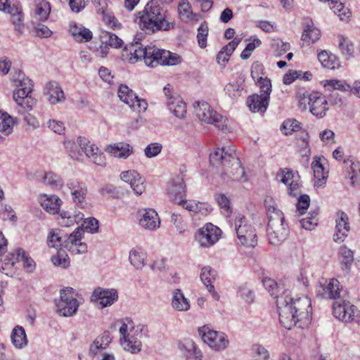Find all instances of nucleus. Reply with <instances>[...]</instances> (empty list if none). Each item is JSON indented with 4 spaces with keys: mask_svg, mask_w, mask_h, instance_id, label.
I'll use <instances>...</instances> for the list:
<instances>
[{
    "mask_svg": "<svg viewBox=\"0 0 360 360\" xmlns=\"http://www.w3.org/2000/svg\"><path fill=\"white\" fill-rule=\"evenodd\" d=\"M262 282L271 295L276 297L279 321L284 328L290 330L297 326L298 328H303L310 323L312 309L311 300L307 297L294 300L288 290L277 295L275 291L278 286L274 280L265 278Z\"/></svg>",
    "mask_w": 360,
    "mask_h": 360,
    "instance_id": "1",
    "label": "nucleus"
},
{
    "mask_svg": "<svg viewBox=\"0 0 360 360\" xmlns=\"http://www.w3.org/2000/svg\"><path fill=\"white\" fill-rule=\"evenodd\" d=\"M210 163L219 169V173L223 180L240 181L245 174L240 160L234 152H229L225 149L218 148L210 154Z\"/></svg>",
    "mask_w": 360,
    "mask_h": 360,
    "instance_id": "2",
    "label": "nucleus"
},
{
    "mask_svg": "<svg viewBox=\"0 0 360 360\" xmlns=\"http://www.w3.org/2000/svg\"><path fill=\"white\" fill-rule=\"evenodd\" d=\"M12 82L16 89L13 91L14 101L19 105L18 112L22 114L30 111L35 105V100L30 96L34 84L32 81L21 70H16L12 75Z\"/></svg>",
    "mask_w": 360,
    "mask_h": 360,
    "instance_id": "3",
    "label": "nucleus"
},
{
    "mask_svg": "<svg viewBox=\"0 0 360 360\" xmlns=\"http://www.w3.org/2000/svg\"><path fill=\"white\" fill-rule=\"evenodd\" d=\"M138 41L134 44L127 45L124 49L123 56H127L130 63H135L141 59L144 60L148 67L155 68L158 65V49L155 46H146L142 48Z\"/></svg>",
    "mask_w": 360,
    "mask_h": 360,
    "instance_id": "4",
    "label": "nucleus"
},
{
    "mask_svg": "<svg viewBox=\"0 0 360 360\" xmlns=\"http://www.w3.org/2000/svg\"><path fill=\"white\" fill-rule=\"evenodd\" d=\"M194 112L198 118L207 124H214L219 130H227V119L214 110L205 101H197L193 104Z\"/></svg>",
    "mask_w": 360,
    "mask_h": 360,
    "instance_id": "5",
    "label": "nucleus"
},
{
    "mask_svg": "<svg viewBox=\"0 0 360 360\" xmlns=\"http://www.w3.org/2000/svg\"><path fill=\"white\" fill-rule=\"evenodd\" d=\"M136 22L140 28L147 34H153L158 30V5L155 0L147 3L142 11L136 14Z\"/></svg>",
    "mask_w": 360,
    "mask_h": 360,
    "instance_id": "6",
    "label": "nucleus"
},
{
    "mask_svg": "<svg viewBox=\"0 0 360 360\" xmlns=\"http://www.w3.org/2000/svg\"><path fill=\"white\" fill-rule=\"evenodd\" d=\"M73 289L67 288L60 291V299L55 300L56 312L61 316L70 317L75 315L79 307V302L73 297Z\"/></svg>",
    "mask_w": 360,
    "mask_h": 360,
    "instance_id": "7",
    "label": "nucleus"
},
{
    "mask_svg": "<svg viewBox=\"0 0 360 360\" xmlns=\"http://www.w3.org/2000/svg\"><path fill=\"white\" fill-rule=\"evenodd\" d=\"M198 333L203 342L216 351L224 350L229 345L227 336L224 333L212 330L207 326L199 328Z\"/></svg>",
    "mask_w": 360,
    "mask_h": 360,
    "instance_id": "8",
    "label": "nucleus"
},
{
    "mask_svg": "<svg viewBox=\"0 0 360 360\" xmlns=\"http://www.w3.org/2000/svg\"><path fill=\"white\" fill-rule=\"evenodd\" d=\"M332 307L333 316L344 323L354 321L359 314V311L355 305L343 298L334 301Z\"/></svg>",
    "mask_w": 360,
    "mask_h": 360,
    "instance_id": "9",
    "label": "nucleus"
},
{
    "mask_svg": "<svg viewBox=\"0 0 360 360\" xmlns=\"http://www.w3.org/2000/svg\"><path fill=\"white\" fill-rule=\"evenodd\" d=\"M235 226L237 236L243 245L255 246L257 242L255 229L247 222L244 216L236 219Z\"/></svg>",
    "mask_w": 360,
    "mask_h": 360,
    "instance_id": "10",
    "label": "nucleus"
},
{
    "mask_svg": "<svg viewBox=\"0 0 360 360\" xmlns=\"http://www.w3.org/2000/svg\"><path fill=\"white\" fill-rule=\"evenodd\" d=\"M166 104L169 110L179 118H184L186 113V105L173 87L167 84L163 88Z\"/></svg>",
    "mask_w": 360,
    "mask_h": 360,
    "instance_id": "11",
    "label": "nucleus"
},
{
    "mask_svg": "<svg viewBox=\"0 0 360 360\" xmlns=\"http://www.w3.org/2000/svg\"><path fill=\"white\" fill-rule=\"evenodd\" d=\"M184 172L181 169V173ZM167 194L174 203H181L186 198V186L184 175L175 174L172 176L167 188Z\"/></svg>",
    "mask_w": 360,
    "mask_h": 360,
    "instance_id": "12",
    "label": "nucleus"
},
{
    "mask_svg": "<svg viewBox=\"0 0 360 360\" xmlns=\"http://www.w3.org/2000/svg\"><path fill=\"white\" fill-rule=\"evenodd\" d=\"M77 145L79 146L82 152L91 160V161L98 166H105V157L95 144H91L90 141L83 136L77 139Z\"/></svg>",
    "mask_w": 360,
    "mask_h": 360,
    "instance_id": "13",
    "label": "nucleus"
},
{
    "mask_svg": "<svg viewBox=\"0 0 360 360\" xmlns=\"http://www.w3.org/2000/svg\"><path fill=\"white\" fill-rule=\"evenodd\" d=\"M308 105L311 113L318 118L325 117L329 109L328 100L320 92H312L308 94Z\"/></svg>",
    "mask_w": 360,
    "mask_h": 360,
    "instance_id": "14",
    "label": "nucleus"
},
{
    "mask_svg": "<svg viewBox=\"0 0 360 360\" xmlns=\"http://www.w3.org/2000/svg\"><path fill=\"white\" fill-rule=\"evenodd\" d=\"M221 233L219 228L207 223L199 229L197 238L201 246L207 248L213 245L219 240Z\"/></svg>",
    "mask_w": 360,
    "mask_h": 360,
    "instance_id": "15",
    "label": "nucleus"
},
{
    "mask_svg": "<svg viewBox=\"0 0 360 360\" xmlns=\"http://www.w3.org/2000/svg\"><path fill=\"white\" fill-rule=\"evenodd\" d=\"M277 178L288 187V194L292 197H297L300 193V176L292 170L288 169H281L277 174Z\"/></svg>",
    "mask_w": 360,
    "mask_h": 360,
    "instance_id": "16",
    "label": "nucleus"
},
{
    "mask_svg": "<svg viewBox=\"0 0 360 360\" xmlns=\"http://www.w3.org/2000/svg\"><path fill=\"white\" fill-rule=\"evenodd\" d=\"M340 282L335 278L330 279L328 282L325 281L321 283L316 289V296L323 299L337 300L342 298L340 295Z\"/></svg>",
    "mask_w": 360,
    "mask_h": 360,
    "instance_id": "17",
    "label": "nucleus"
},
{
    "mask_svg": "<svg viewBox=\"0 0 360 360\" xmlns=\"http://www.w3.org/2000/svg\"><path fill=\"white\" fill-rule=\"evenodd\" d=\"M266 233L270 243L278 245L287 238L289 229L288 224L284 221L267 225Z\"/></svg>",
    "mask_w": 360,
    "mask_h": 360,
    "instance_id": "18",
    "label": "nucleus"
},
{
    "mask_svg": "<svg viewBox=\"0 0 360 360\" xmlns=\"http://www.w3.org/2000/svg\"><path fill=\"white\" fill-rule=\"evenodd\" d=\"M67 186L70 191L73 202L77 206L83 207L88 191L86 184L78 179H71L67 182Z\"/></svg>",
    "mask_w": 360,
    "mask_h": 360,
    "instance_id": "19",
    "label": "nucleus"
},
{
    "mask_svg": "<svg viewBox=\"0 0 360 360\" xmlns=\"http://www.w3.org/2000/svg\"><path fill=\"white\" fill-rule=\"evenodd\" d=\"M122 181L129 183L136 195H141L146 190L145 180L135 170L124 171L120 174Z\"/></svg>",
    "mask_w": 360,
    "mask_h": 360,
    "instance_id": "20",
    "label": "nucleus"
},
{
    "mask_svg": "<svg viewBox=\"0 0 360 360\" xmlns=\"http://www.w3.org/2000/svg\"><path fill=\"white\" fill-rule=\"evenodd\" d=\"M92 298L95 301H99L102 308L110 307L118 299V294L115 289H104L98 287L94 290Z\"/></svg>",
    "mask_w": 360,
    "mask_h": 360,
    "instance_id": "21",
    "label": "nucleus"
},
{
    "mask_svg": "<svg viewBox=\"0 0 360 360\" xmlns=\"http://www.w3.org/2000/svg\"><path fill=\"white\" fill-rule=\"evenodd\" d=\"M158 212L153 209H143L138 211L136 218L139 224L143 229L154 231L156 229Z\"/></svg>",
    "mask_w": 360,
    "mask_h": 360,
    "instance_id": "22",
    "label": "nucleus"
},
{
    "mask_svg": "<svg viewBox=\"0 0 360 360\" xmlns=\"http://www.w3.org/2000/svg\"><path fill=\"white\" fill-rule=\"evenodd\" d=\"M336 219V233L333 236V240L337 243H342L347 237L349 231V225L348 223V217L344 212L340 211L337 213Z\"/></svg>",
    "mask_w": 360,
    "mask_h": 360,
    "instance_id": "23",
    "label": "nucleus"
},
{
    "mask_svg": "<svg viewBox=\"0 0 360 360\" xmlns=\"http://www.w3.org/2000/svg\"><path fill=\"white\" fill-rule=\"evenodd\" d=\"M264 207L269 219L268 225L278 224L285 221L283 212L277 208L276 204L271 197L264 200Z\"/></svg>",
    "mask_w": 360,
    "mask_h": 360,
    "instance_id": "24",
    "label": "nucleus"
},
{
    "mask_svg": "<svg viewBox=\"0 0 360 360\" xmlns=\"http://www.w3.org/2000/svg\"><path fill=\"white\" fill-rule=\"evenodd\" d=\"M217 271L210 267V266H206L202 268L200 272V279L202 283L205 285L207 290L212 294V297L215 300H218L219 298V295L214 290L213 282L215 281L217 278Z\"/></svg>",
    "mask_w": 360,
    "mask_h": 360,
    "instance_id": "25",
    "label": "nucleus"
},
{
    "mask_svg": "<svg viewBox=\"0 0 360 360\" xmlns=\"http://www.w3.org/2000/svg\"><path fill=\"white\" fill-rule=\"evenodd\" d=\"M246 103L252 112L264 113L268 108L269 97L267 95L252 94L248 96Z\"/></svg>",
    "mask_w": 360,
    "mask_h": 360,
    "instance_id": "26",
    "label": "nucleus"
},
{
    "mask_svg": "<svg viewBox=\"0 0 360 360\" xmlns=\"http://www.w3.org/2000/svg\"><path fill=\"white\" fill-rule=\"evenodd\" d=\"M181 352L191 360H201V351L197 347L193 340L185 338L179 343Z\"/></svg>",
    "mask_w": 360,
    "mask_h": 360,
    "instance_id": "27",
    "label": "nucleus"
},
{
    "mask_svg": "<svg viewBox=\"0 0 360 360\" xmlns=\"http://www.w3.org/2000/svg\"><path fill=\"white\" fill-rule=\"evenodd\" d=\"M69 32L74 39L79 42L89 41L93 37V34L90 30L74 22L70 23Z\"/></svg>",
    "mask_w": 360,
    "mask_h": 360,
    "instance_id": "28",
    "label": "nucleus"
},
{
    "mask_svg": "<svg viewBox=\"0 0 360 360\" xmlns=\"http://www.w3.org/2000/svg\"><path fill=\"white\" fill-rule=\"evenodd\" d=\"M304 30L302 35V40L306 42L314 43L320 39L321 32L314 27L311 19L307 18L303 22Z\"/></svg>",
    "mask_w": 360,
    "mask_h": 360,
    "instance_id": "29",
    "label": "nucleus"
},
{
    "mask_svg": "<svg viewBox=\"0 0 360 360\" xmlns=\"http://www.w3.org/2000/svg\"><path fill=\"white\" fill-rule=\"evenodd\" d=\"M338 255L342 270L348 274L354 259L353 251L343 245L339 249Z\"/></svg>",
    "mask_w": 360,
    "mask_h": 360,
    "instance_id": "30",
    "label": "nucleus"
},
{
    "mask_svg": "<svg viewBox=\"0 0 360 360\" xmlns=\"http://www.w3.org/2000/svg\"><path fill=\"white\" fill-rule=\"evenodd\" d=\"M46 89L51 103L56 104L65 100L64 92L57 82H48L46 84Z\"/></svg>",
    "mask_w": 360,
    "mask_h": 360,
    "instance_id": "31",
    "label": "nucleus"
},
{
    "mask_svg": "<svg viewBox=\"0 0 360 360\" xmlns=\"http://www.w3.org/2000/svg\"><path fill=\"white\" fill-rule=\"evenodd\" d=\"M172 305L174 309L180 311H186L190 309V302L180 289L174 291Z\"/></svg>",
    "mask_w": 360,
    "mask_h": 360,
    "instance_id": "32",
    "label": "nucleus"
},
{
    "mask_svg": "<svg viewBox=\"0 0 360 360\" xmlns=\"http://www.w3.org/2000/svg\"><path fill=\"white\" fill-rule=\"evenodd\" d=\"M132 146L129 143H115L107 147L106 150L115 157L127 158L132 152Z\"/></svg>",
    "mask_w": 360,
    "mask_h": 360,
    "instance_id": "33",
    "label": "nucleus"
},
{
    "mask_svg": "<svg viewBox=\"0 0 360 360\" xmlns=\"http://www.w3.org/2000/svg\"><path fill=\"white\" fill-rule=\"evenodd\" d=\"M345 166L349 167L347 172L353 185L360 183V165L359 162H355L352 157L344 160Z\"/></svg>",
    "mask_w": 360,
    "mask_h": 360,
    "instance_id": "34",
    "label": "nucleus"
},
{
    "mask_svg": "<svg viewBox=\"0 0 360 360\" xmlns=\"http://www.w3.org/2000/svg\"><path fill=\"white\" fill-rule=\"evenodd\" d=\"M49 245L51 247L68 248L67 234L60 229L53 230L49 233L48 237Z\"/></svg>",
    "mask_w": 360,
    "mask_h": 360,
    "instance_id": "35",
    "label": "nucleus"
},
{
    "mask_svg": "<svg viewBox=\"0 0 360 360\" xmlns=\"http://www.w3.org/2000/svg\"><path fill=\"white\" fill-rule=\"evenodd\" d=\"M323 82L324 88L330 91H340L342 92L352 93V86L347 84L345 81L339 79H328Z\"/></svg>",
    "mask_w": 360,
    "mask_h": 360,
    "instance_id": "36",
    "label": "nucleus"
},
{
    "mask_svg": "<svg viewBox=\"0 0 360 360\" xmlns=\"http://www.w3.org/2000/svg\"><path fill=\"white\" fill-rule=\"evenodd\" d=\"M180 63L181 58L178 54L159 49V64L162 65H175Z\"/></svg>",
    "mask_w": 360,
    "mask_h": 360,
    "instance_id": "37",
    "label": "nucleus"
},
{
    "mask_svg": "<svg viewBox=\"0 0 360 360\" xmlns=\"http://www.w3.org/2000/svg\"><path fill=\"white\" fill-rule=\"evenodd\" d=\"M6 12L11 14V21L15 25V30L19 33L23 32L24 24L22 23V13L21 9L15 6L8 8Z\"/></svg>",
    "mask_w": 360,
    "mask_h": 360,
    "instance_id": "38",
    "label": "nucleus"
},
{
    "mask_svg": "<svg viewBox=\"0 0 360 360\" xmlns=\"http://www.w3.org/2000/svg\"><path fill=\"white\" fill-rule=\"evenodd\" d=\"M120 99L131 108H134V101L137 96L127 85L121 84L117 91Z\"/></svg>",
    "mask_w": 360,
    "mask_h": 360,
    "instance_id": "39",
    "label": "nucleus"
},
{
    "mask_svg": "<svg viewBox=\"0 0 360 360\" xmlns=\"http://www.w3.org/2000/svg\"><path fill=\"white\" fill-rule=\"evenodd\" d=\"M84 219L83 214H78L77 215L72 216L69 212L63 211L60 213L58 218V223L60 226L64 227H69L73 226L75 223H78L79 221Z\"/></svg>",
    "mask_w": 360,
    "mask_h": 360,
    "instance_id": "40",
    "label": "nucleus"
},
{
    "mask_svg": "<svg viewBox=\"0 0 360 360\" xmlns=\"http://www.w3.org/2000/svg\"><path fill=\"white\" fill-rule=\"evenodd\" d=\"M16 259L23 262V267L28 273H32L34 271L36 264L34 261L29 256V255L20 248H17Z\"/></svg>",
    "mask_w": 360,
    "mask_h": 360,
    "instance_id": "41",
    "label": "nucleus"
},
{
    "mask_svg": "<svg viewBox=\"0 0 360 360\" xmlns=\"http://www.w3.org/2000/svg\"><path fill=\"white\" fill-rule=\"evenodd\" d=\"M120 344L123 349L131 353H136L141 351V343L133 335L122 339L120 338Z\"/></svg>",
    "mask_w": 360,
    "mask_h": 360,
    "instance_id": "42",
    "label": "nucleus"
},
{
    "mask_svg": "<svg viewBox=\"0 0 360 360\" xmlns=\"http://www.w3.org/2000/svg\"><path fill=\"white\" fill-rule=\"evenodd\" d=\"M15 122L16 119H13L7 112L0 111V131L6 135L10 134Z\"/></svg>",
    "mask_w": 360,
    "mask_h": 360,
    "instance_id": "43",
    "label": "nucleus"
},
{
    "mask_svg": "<svg viewBox=\"0 0 360 360\" xmlns=\"http://www.w3.org/2000/svg\"><path fill=\"white\" fill-rule=\"evenodd\" d=\"M42 183L53 188H61L64 184L63 179L52 172H48L44 174Z\"/></svg>",
    "mask_w": 360,
    "mask_h": 360,
    "instance_id": "44",
    "label": "nucleus"
},
{
    "mask_svg": "<svg viewBox=\"0 0 360 360\" xmlns=\"http://www.w3.org/2000/svg\"><path fill=\"white\" fill-rule=\"evenodd\" d=\"M13 344L18 348H22L27 345L25 331L22 326H16L13 330L11 335Z\"/></svg>",
    "mask_w": 360,
    "mask_h": 360,
    "instance_id": "45",
    "label": "nucleus"
},
{
    "mask_svg": "<svg viewBox=\"0 0 360 360\" xmlns=\"http://www.w3.org/2000/svg\"><path fill=\"white\" fill-rule=\"evenodd\" d=\"M61 202L62 200L58 196L53 195L45 199L41 205L47 212L54 214L58 212Z\"/></svg>",
    "mask_w": 360,
    "mask_h": 360,
    "instance_id": "46",
    "label": "nucleus"
},
{
    "mask_svg": "<svg viewBox=\"0 0 360 360\" xmlns=\"http://www.w3.org/2000/svg\"><path fill=\"white\" fill-rule=\"evenodd\" d=\"M129 259L131 264L136 269H141L144 265L146 254L139 250H132L129 252Z\"/></svg>",
    "mask_w": 360,
    "mask_h": 360,
    "instance_id": "47",
    "label": "nucleus"
},
{
    "mask_svg": "<svg viewBox=\"0 0 360 360\" xmlns=\"http://www.w3.org/2000/svg\"><path fill=\"white\" fill-rule=\"evenodd\" d=\"M51 11L50 5L48 2H43L37 5L34 11V17L39 21L47 20Z\"/></svg>",
    "mask_w": 360,
    "mask_h": 360,
    "instance_id": "48",
    "label": "nucleus"
},
{
    "mask_svg": "<svg viewBox=\"0 0 360 360\" xmlns=\"http://www.w3.org/2000/svg\"><path fill=\"white\" fill-rule=\"evenodd\" d=\"M215 199L219 205L221 212L226 217L231 215L232 210L230 205V201L224 194H217L215 196Z\"/></svg>",
    "mask_w": 360,
    "mask_h": 360,
    "instance_id": "49",
    "label": "nucleus"
},
{
    "mask_svg": "<svg viewBox=\"0 0 360 360\" xmlns=\"http://www.w3.org/2000/svg\"><path fill=\"white\" fill-rule=\"evenodd\" d=\"M321 158L316 157L311 163V168L314 170V176L316 179L323 180L326 179L327 176L324 172V167L321 162Z\"/></svg>",
    "mask_w": 360,
    "mask_h": 360,
    "instance_id": "50",
    "label": "nucleus"
},
{
    "mask_svg": "<svg viewBox=\"0 0 360 360\" xmlns=\"http://www.w3.org/2000/svg\"><path fill=\"white\" fill-rule=\"evenodd\" d=\"M208 30V25L205 21L202 22L198 29L197 39L200 48L203 49L207 46Z\"/></svg>",
    "mask_w": 360,
    "mask_h": 360,
    "instance_id": "51",
    "label": "nucleus"
},
{
    "mask_svg": "<svg viewBox=\"0 0 360 360\" xmlns=\"http://www.w3.org/2000/svg\"><path fill=\"white\" fill-rule=\"evenodd\" d=\"M178 11L180 17L184 20H188L191 19L193 12L191 6L186 0H181L178 6Z\"/></svg>",
    "mask_w": 360,
    "mask_h": 360,
    "instance_id": "52",
    "label": "nucleus"
},
{
    "mask_svg": "<svg viewBox=\"0 0 360 360\" xmlns=\"http://www.w3.org/2000/svg\"><path fill=\"white\" fill-rule=\"evenodd\" d=\"M99 221L94 217H89L86 219L82 225V229L91 233H96L98 232Z\"/></svg>",
    "mask_w": 360,
    "mask_h": 360,
    "instance_id": "53",
    "label": "nucleus"
},
{
    "mask_svg": "<svg viewBox=\"0 0 360 360\" xmlns=\"http://www.w3.org/2000/svg\"><path fill=\"white\" fill-rule=\"evenodd\" d=\"M103 38L105 39V41H103V44H108L111 47L117 49L123 44L122 40L112 32H106Z\"/></svg>",
    "mask_w": 360,
    "mask_h": 360,
    "instance_id": "54",
    "label": "nucleus"
},
{
    "mask_svg": "<svg viewBox=\"0 0 360 360\" xmlns=\"http://www.w3.org/2000/svg\"><path fill=\"white\" fill-rule=\"evenodd\" d=\"M224 91L230 98H237L241 96L243 88L237 83H229L226 85Z\"/></svg>",
    "mask_w": 360,
    "mask_h": 360,
    "instance_id": "55",
    "label": "nucleus"
},
{
    "mask_svg": "<svg viewBox=\"0 0 360 360\" xmlns=\"http://www.w3.org/2000/svg\"><path fill=\"white\" fill-rule=\"evenodd\" d=\"M282 129L285 135L291 134L300 129V123L296 120H288L283 123Z\"/></svg>",
    "mask_w": 360,
    "mask_h": 360,
    "instance_id": "56",
    "label": "nucleus"
},
{
    "mask_svg": "<svg viewBox=\"0 0 360 360\" xmlns=\"http://www.w3.org/2000/svg\"><path fill=\"white\" fill-rule=\"evenodd\" d=\"M85 231L82 229V226H79L69 236L67 235V244L71 243V245L77 246V243L79 242L82 238V233Z\"/></svg>",
    "mask_w": 360,
    "mask_h": 360,
    "instance_id": "57",
    "label": "nucleus"
},
{
    "mask_svg": "<svg viewBox=\"0 0 360 360\" xmlns=\"http://www.w3.org/2000/svg\"><path fill=\"white\" fill-rule=\"evenodd\" d=\"M339 47L342 53L346 57H349L352 55L354 51L353 45L349 43L348 39L340 37Z\"/></svg>",
    "mask_w": 360,
    "mask_h": 360,
    "instance_id": "58",
    "label": "nucleus"
},
{
    "mask_svg": "<svg viewBox=\"0 0 360 360\" xmlns=\"http://www.w3.org/2000/svg\"><path fill=\"white\" fill-rule=\"evenodd\" d=\"M255 353V360H268L269 354L268 351L260 345H255L252 347Z\"/></svg>",
    "mask_w": 360,
    "mask_h": 360,
    "instance_id": "59",
    "label": "nucleus"
},
{
    "mask_svg": "<svg viewBox=\"0 0 360 360\" xmlns=\"http://www.w3.org/2000/svg\"><path fill=\"white\" fill-rule=\"evenodd\" d=\"M238 294L247 303L250 304L253 302L254 293L247 285L240 286L238 289Z\"/></svg>",
    "mask_w": 360,
    "mask_h": 360,
    "instance_id": "60",
    "label": "nucleus"
},
{
    "mask_svg": "<svg viewBox=\"0 0 360 360\" xmlns=\"http://www.w3.org/2000/svg\"><path fill=\"white\" fill-rule=\"evenodd\" d=\"M257 82L259 84L260 91L263 93L261 95H267V96L269 97L271 92V83L270 79L267 77H259Z\"/></svg>",
    "mask_w": 360,
    "mask_h": 360,
    "instance_id": "61",
    "label": "nucleus"
},
{
    "mask_svg": "<svg viewBox=\"0 0 360 360\" xmlns=\"http://www.w3.org/2000/svg\"><path fill=\"white\" fill-rule=\"evenodd\" d=\"M303 135L300 137V143L298 145L302 148L300 153L302 156L309 157L310 155V148L309 147L308 134L305 132H302Z\"/></svg>",
    "mask_w": 360,
    "mask_h": 360,
    "instance_id": "62",
    "label": "nucleus"
},
{
    "mask_svg": "<svg viewBox=\"0 0 360 360\" xmlns=\"http://www.w3.org/2000/svg\"><path fill=\"white\" fill-rule=\"evenodd\" d=\"M171 222L181 233L184 231L186 224L181 215L177 212H173L171 215Z\"/></svg>",
    "mask_w": 360,
    "mask_h": 360,
    "instance_id": "63",
    "label": "nucleus"
},
{
    "mask_svg": "<svg viewBox=\"0 0 360 360\" xmlns=\"http://www.w3.org/2000/svg\"><path fill=\"white\" fill-rule=\"evenodd\" d=\"M310 198L307 194L301 195L298 198L297 209L300 214H303L309 206Z\"/></svg>",
    "mask_w": 360,
    "mask_h": 360,
    "instance_id": "64",
    "label": "nucleus"
}]
</instances>
